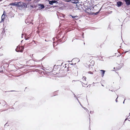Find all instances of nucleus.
Segmentation results:
<instances>
[{"label":"nucleus","mask_w":130,"mask_h":130,"mask_svg":"<svg viewBox=\"0 0 130 130\" xmlns=\"http://www.w3.org/2000/svg\"><path fill=\"white\" fill-rule=\"evenodd\" d=\"M89 73L91 74H93V72L91 71H89L88 72Z\"/></svg>","instance_id":"nucleus-35"},{"label":"nucleus","mask_w":130,"mask_h":130,"mask_svg":"<svg viewBox=\"0 0 130 130\" xmlns=\"http://www.w3.org/2000/svg\"><path fill=\"white\" fill-rule=\"evenodd\" d=\"M32 0H24V1H27L28 2H30Z\"/></svg>","instance_id":"nucleus-46"},{"label":"nucleus","mask_w":130,"mask_h":130,"mask_svg":"<svg viewBox=\"0 0 130 130\" xmlns=\"http://www.w3.org/2000/svg\"><path fill=\"white\" fill-rule=\"evenodd\" d=\"M80 104V105L82 106V107H83L81 104Z\"/></svg>","instance_id":"nucleus-58"},{"label":"nucleus","mask_w":130,"mask_h":130,"mask_svg":"<svg viewBox=\"0 0 130 130\" xmlns=\"http://www.w3.org/2000/svg\"><path fill=\"white\" fill-rule=\"evenodd\" d=\"M60 17H63V18H65V15H64V14H62V16L60 15Z\"/></svg>","instance_id":"nucleus-30"},{"label":"nucleus","mask_w":130,"mask_h":130,"mask_svg":"<svg viewBox=\"0 0 130 130\" xmlns=\"http://www.w3.org/2000/svg\"><path fill=\"white\" fill-rule=\"evenodd\" d=\"M4 35L5 36H6V33H5V29L3 28L2 29V31L1 33V36L2 37V38H3Z\"/></svg>","instance_id":"nucleus-10"},{"label":"nucleus","mask_w":130,"mask_h":130,"mask_svg":"<svg viewBox=\"0 0 130 130\" xmlns=\"http://www.w3.org/2000/svg\"><path fill=\"white\" fill-rule=\"evenodd\" d=\"M23 34H22V38H23Z\"/></svg>","instance_id":"nucleus-54"},{"label":"nucleus","mask_w":130,"mask_h":130,"mask_svg":"<svg viewBox=\"0 0 130 130\" xmlns=\"http://www.w3.org/2000/svg\"><path fill=\"white\" fill-rule=\"evenodd\" d=\"M24 49V47L23 46H18L15 49V51L17 52H22Z\"/></svg>","instance_id":"nucleus-3"},{"label":"nucleus","mask_w":130,"mask_h":130,"mask_svg":"<svg viewBox=\"0 0 130 130\" xmlns=\"http://www.w3.org/2000/svg\"><path fill=\"white\" fill-rule=\"evenodd\" d=\"M76 64V63L74 64ZM70 64L71 65H73L74 64H73V63H72Z\"/></svg>","instance_id":"nucleus-51"},{"label":"nucleus","mask_w":130,"mask_h":130,"mask_svg":"<svg viewBox=\"0 0 130 130\" xmlns=\"http://www.w3.org/2000/svg\"><path fill=\"white\" fill-rule=\"evenodd\" d=\"M38 6H39L38 7L39 10L43 9L45 8V6L43 4H38Z\"/></svg>","instance_id":"nucleus-6"},{"label":"nucleus","mask_w":130,"mask_h":130,"mask_svg":"<svg viewBox=\"0 0 130 130\" xmlns=\"http://www.w3.org/2000/svg\"><path fill=\"white\" fill-rule=\"evenodd\" d=\"M64 35H63L62 36V38L59 39L58 40V43H59L60 42H62V43H63V42H64L65 41H62V40H63V38H64Z\"/></svg>","instance_id":"nucleus-11"},{"label":"nucleus","mask_w":130,"mask_h":130,"mask_svg":"<svg viewBox=\"0 0 130 130\" xmlns=\"http://www.w3.org/2000/svg\"><path fill=\"white\" fill-rule=\"evenodd\" d=\"M129 51V50L128 51H126L124 52V53L125 54L126 53H127V52H128Z\"/></svg>","instance_id":"nucleus-44"},{"label":"nucleus","mask_w":130,"mask_h":130,"mask_svg":"<svg viewBox=\"0 0 130 130\" xmlns=\"http://www.w3.org/2000/svg\"><path fill=\"white\" fill-rule=\"evenodd\" d=\"M82 79L84 80H86V78L85 76H83L82 78Z\"/></svg>","instance_id":"nucleus-28"},{"label":"nucleus","mask_w":130,"mask_h":130,"mask_svg":"<svg viewBox=\"0 0 130 130\" xmlns=\"http://www.w3.org/2000/svg\"><path fill=\"white\" fill-rule=\"evenodd\" d=\"M80 82L82 84L83 83V82Z\"/></svg>","instance_id":"nucleus-60"},{"label":"nucleus","mask_w":130,"mask_h":130,"mask_svg":"<svg viewBox=\"0 0 130 130\" xmlns=\"http://www.w3.org/2000/svg\"><path fill=\"white\" fill-rule=\"evenodd\" d=\"M123 96V95H121V96Z\"/></svg>","instance_id":"nucleus-63"},{"label":"nucleus","mask_w":130,"mask_h":130,"mask_svg":"<svg viewBox=\"0 0 130 130\" xmlns=\"http://www.w3.org/2000/svg\"><path fill=\"white\" fill-rule=\"evenodd\" d=\"M60 76L61 77H62L63 76L62 75V76Z\"/></svg>","instance_id":"nucleus-62"},{"label":"nucleus","mask_w":130,"mask_h":130,"mask_svg":"<svg viewBox=\"0 0 130 130\" xmlns=\"http://www.w3.org/2000/svg\"><path fill=\"white\" fill-rule=\"evenodd\" d=\"M125 99L124 101L123 102V104H124V101H125Z\"/></svg>","instance_id":"nucleus-52"},{"label":"nucleus","mask_w":130,"mask_h":130,"mask_svg":"<svg viewBox=\"0 0 130 130\" xmlns=\"http://www.w3.org/2000/svg\"><path fill=\"white\" fill-rule=\"evenodd\" d=\"M71 91V92H72V93H73V92L72 91ZM73 95H74H74H75V94H74V93H73Z\"/></svg>","instance_id":"nucleus-49"},{"label":"nucleus","mask_w":130,"mask_h":130,"mask_svg":"<svg viewBox=\"0 0 130 130\" xmlns=\"http://www.w3.org/2000/svg\"><path fill=\"white\" fill-rule=\"evenodd\" d=\"M74 97L75 98H76H76H77V96H76L75 95H74Z\"/></svg>","instance_id":"nucleus-48"},{"label":"nucleus","mask_w":130,"mask_h":130,"mask_svg":"<svg viewBox=\"0 0 130 130\" xmlns=\"http://www.w3.org/2000/svg\"><path fill=\"white\" fill-rule=\"evenodd\" d=\"M76 99L77 100V101H78V102H79V100H78V99H77V98H76Z\"/></svg>","instance_id":"nucleus-50"},{"label":"nucleus","mask_w":130,"mask_h":130,"mask_svg":"<svg viewBox=\"0 0 130 130\" xmlns=\"http://www.w3.org/2000/svg\"><path fill=\"white\" fill-rule=\"evenodd\" d=\"M40 0H35V1L36 2H39Z\"/></svg>","instance_id":"nucleus-36"},{"label":"nucleus","mask_w":130,"mask_h":130,"mask_svg":"<svg viewBox=\"0 0 130 130\" xmlns=\"http://www.w3.org/2000/svg\"><path fill=\"white\" fill-rule=\"evenodd\" d=\"M5 12V11H4V13L2 16L1 20L0 22V23H1L2 22H3L4 21V19H5V17L6 15L5 14H4Z\"/></svg>","instance_id":"nucleus-8"},{"label":"nucleus","mask_w":130,"mask_h":130,"mask_svg":"<svg viewBox=\"0 0 130 130\" xmlns=\"http://www.w3.org/2000/svg\"><path fill=\"white\" fill-rule=\"evenodd\" d=\"M17 2H15L14 3H10L9 5L11 6H15L17 7Z\"/></svg>","instance_id":"nucleus-13"},{"label":"nucleus","mask_w":130,"mask_h":130,"mask_svg":"<svg viewBox=\"0 0 130 130\" xmlns=\"http://www.w3.org/2000/svg\"><path fill=\"white\" fill-rule=\"evenodd\" d=\"M88 13L90 14L91 15H94V12H90V13H89V12H88Z\"/></svg>","instance_id":"nucleus-27"},{"label":"nucleus","mask_w":130,"mask_h":130,"mask_svg":"<svg viewBox=\"0 0 130 130\" xmlns=\"http://www.w3.org/2000/svg\"><path fill=\"white\" fill-rule=\"evenodd\" d=\"M127 119H128V118H127L126 119H125V120H124V122H125V121H126L127 120Z\"/></svg>","instance_id":"nucleus-45"},{"label":"nucleus","mask_w":130,"mask_h":130,"mask_svg":"<svg viewBox=\"0 0 130 130\" xmlns=\"http://www.w3.org/2000/svg\"><path fill=\"white\" fill-rule=\"evenodd\" d=\"M94 8V7H92V8H90V7L89 8V9H90V10H89V11H91V9L92 8L93 9Z\"/></svg>","instance_id":"nucleus-34"},{"label":"nucleus","mask_w":130,"mask_h":130,"mask_svg":"<svg viewBox=\"0 0 130 130\" xmlns=\"http://www.w3.org/2000/svg\"><path fill=\"white\" fill-rule=\"evenodd\" d=\"M26 3L22 2H17V7L20 8L21 9L26 8L27 7V4Z\"/></svg>","instance_id":"nucleus-1"},{"label":"nucleus","mask_w":130,"mask_h":130,"mask_svg":"<svg viewBox=\"0 0 130 130\" xmlns=\"http://www.w3.org/2000/svg\"><path fill=\"white\" fill-rule=\"evenodd\" d=\"M71 1H71V2L74 4H77V3H79L80 2H79L77 0H65L64 1L66 2H69Z\"/></svg>","instance_id":"nucleus-4"},{"label":"nucleus","mask_w":130,"mask_h":130,"mask_svg":"<svg viewBox=\"0 0 130 130\" xmlns=\"http://www.w3.org/2000/svg\"><path fill=\"white\" fill-rule=\"evenodd\" d=\"M127 6L130 5V0H124Z\"/></svg>","instance_id":"nucleus-14"},{"label":"nucleus","mask_w":130,"mask_h":130,"mask_svg":"<svg viewBox=\"0 0 130 130\" xmlns=\"http://www.w3.org/2000/svg\"><path fill=\"white\" fill-rule=\"evenodd\" d=\"M92 3L91 2H90V3H89V6H90L91 5V6H92ZM92 6H91V7Z\"/></svg>","instance_id":"nucleus-41"},{"label":"nucleus","mask_w":130,"mask_h":130,"mask_svg":"<svg viewBox=\"0 0 130 130\" xmlns=\"http://www.w3.org/2000/svg\"><path fill=\"white\" fill-rule=\"evenodd\" d=\"M90 113H93L94 112V111H90Z\"/></svg>","instance_id":"nucleus-42"},{"label":"nucleus","mask_w":130,"mask_h":130,"mask_svg":"<svg viewBox=\"0 0 130 130\" xmlns=\"http://www.w3.org/2000/svg\"><path fill=\"white\" fill-rule=\"evenodd\" d=\"M55 66H56V65H54V66L53 67V70L54 71L56 70L57 69V67L56 66V67H55Z\"/></svg>","instance_id":"nucleus-25"},{"label":"nucleus","mask_w":130,"mask_h":130,"mask_svg":"<svg viewBox=\"0 0 130 130\" xmlns=\"http://www.w3.org/2000/svg\"><path fill=\"white\" fill-rule=\"evenodd\" d=\"M84 7L85 9V10L84 11L85 12L87 13H88L87 11H89V8L91 7V5L90 6L87 5L86 6L85 5H84Z\"/></svg>","instance_id":"nucleus-5"},{"label":"nucleus","mask_w":130,"mask_h":130,"mask_svg":"<svg viewBox=\"0 0 130 130\" xmlns=\"http://www.w3.org/2000/svg\"><path fill=\"white\" fill-rule=\"evenodd\" d=\"M101 85H102V86H104V85H102V84H101Z\"/></svg>","instance_id":"nucleus-57"},{"label":"nucleus","mask_w":130,"mask_h":130,"mask_svg":"<svg viewBox=\"0 0 130 130\" xmlns=\"http://www.w3.org/2000/svg\"><path fill=\"white\" fill-rule=\"evenodd\" d=\"M100 71L102 72V77H103V76L104 75V74L105 73V71L103 70H100Z\"/></svg>","instance_id":"nucleus-19"},{"label":"nucleus","mask_w":130,"mask_h":130,"mask_svg":"<svg viewBox=\"0 0 130 130\" xmlns=\"http://www.w3.org/2000/svg\"><path fill=\"white\" fill-rule=\"evenodd\" d=\"M80 104H81V103H80V102L79 101V102H78Z\"/></svg>","instance_id":"nucleus-59"},{"label":"nucleus","mask_w":130,"mask_h":130,"mask_svg":"<svg viewBox=\"0 0 130 130\" xmlns=\"http://www.w3.org/2000/svg\"><path fill=\"white\" fill-rule=\"evenodd\" d=\"M53 3H56V4H58L59 5H60V4H62V3H59L57 1H58V0H53Z\"/></svg>","instance_id":"nucleus-18"},{"label":"nucleus","mask_w":130,"mask_h":130,"mask_svg":"<svg viewBox=\"0 0 130 130\" xmlns=\"http://www.w3.org/2000/svg\"><path fill=\"white\" fill-rule=\"evenodd\" d=\"M53 6V8H54V7H57V6Z\"/></svg>","instance_id":"nucleus-47"},{"label":"nucleus","mask_w":130,"mask_h":130,"mask_svg":"<svg viewBox=\"0 0 130 130\" xmlns=\"http://www.w3.org/2000/svg\"><path fill=\"white\" fill-rule=\"evenodd\" d=\"M61 36V35L59 34L58 35V38L60 37V36Z\"/></svg>","instance_id":"nucleus-43"},{"label":"nucleus","mask_w":130,"mask_h":130,"mask_svg":"<svg viewBox=\"0 0 130 130\" xmlns=\"http://www.w3.org/2000/svg\"><path fill=\"white\" fill-rule=\"evenodd\" d=\"M121 55H119L118 56H117V57H118L119 56H120Z\"/></svg>","instance_id":"nucleus-55"},{"label":"nucleus","mask_w":130,"mask_h":130,"mask_svg":"<svg viewBox=\"0 0 130 130\" xmlns=\"http://www.w3.org/2000/svg\"><path fill=\"white\" fill-rule=\"evenodd\" d=\"M5 68L4 67V66L3 65H2L1 67V69L2 70H5Z\"/></svg>","instance_id":"nucleus-22"},{"label":"nucleus","mask_w":130,"mask_h":130,"mask_svg":"<svg viewBox=\"0 0 130 130\" xmlns=\"http://www.w3.org/2000/svg\"><path fill=\"white\" fill-rule=\"evenodd\" d=\"M3 70H2L0 71V73H2L3 72Z\"/></svg>","instance_id":"nucleus-40"},{"label":"nucleus","mask_w":130,"mask_h":130,"mask_svg":"<svg viewBox=\"0 0 130 130\" xmlns=\"http://www.w3.org/2000/svg\"><path fill=\"white\" fill-rule=\"evenodd\" d=\"M11 66H12V67H13V66H14V65H13H13H12Z\"/></svg>","instance_id":"nucleus-61"},{"label":"nucleus","mask_w":130,"mask_h":130,"mask_svg":"<svg viewBox=\"0 0 130 130\" xmlns=\"http://www.w3.org/2000/svg\"><path fill=\"white\" fill-rule=\"evenodd\" d=\"M128 120L129 121H130V120Z\"/></svg>","instance_id":"nucleus-64"},{"label":"nucleus","mask_w":130,"mask_h":130,"mask_svg":"<svg viewBox=\"0 0 130 130\" xmlns=\"http://www.w3.org/2000/svg\"><path fill=\"white\" fill-rule=\"evenodd\" d=\"M33 21L32 17H28L25 20V23L27 24H33L32 23Z\"/></svg>","instance_id":"nucleus-2"},{"label":"nucleus","mask_w":130,"mask_h":130,"mask_svg":"<svg viewBox=\"0 0 130 130\" xmlns=\"http://www.w3.org/2000/svg\"><path fill=\"white\" fill-rule=\"evenodd\" d=\"M14 91V90H11V91H5V92H13V91Z\"/></svg>","instance_id":"nucleus-31"},{"label":"nucleus","mask_w":130,"mask_h":130,"mask_svg":"<svg viewBox=\"0 0 130 130\" xmlns=\"http://www.w3.org/2000/svg\"><path fill=\"white\" fill-rule=\"evenodd\" d=\"M48 1L49 2V4L51 5H53V0L50 1L48 0Z\"/></svg>","instance_id":"nucleus-21"},{"label":"nucleus","mask_w":130,"mask_h":130,"mask_svg":"<svg viewBox=\"0 0 130 130\" xmlns=\"http://www.w3.org/2000/svg\"><path fill=\"white\" fill-rule=\"evenodd\" d=\"M102 7L99 10V11L98 12H99H99H100V11H101V9H102Z\"/></svg>","instance_id":"nucleus-39"},{"label":"nucleus","mask_w":130,"mask_h":130,"mask_svg":"<svg viewBox=\"0 0 130 130\" xmlns=\"http://www.w3.org/2000/svg\"><path fill=\"white\" fill-rule=\"evenodd\" d=\"M24 37H25V39L26 40H28L29 38V37H27V38H26V37L25 36Z\"/></svg>","instance_id":"nucleus-29"},{"label":"nucleus","mask_w":130,"mask_h":130,"mask_svg":"<svg viewBox=\"0 0 130 130\" xmlns=\"http://www.w3.org/2000/svg\"><path fill=\"white\" fill-rule=\"evenodd\" d=\"M129 116H128L127 117L128 118L129 117V118H128L129 119L130 118V117Z\"/></svg>","instance_id":"nucleus-56"},{"label":"nucleus","mask_w":130,"mask_h":130,"mask_svg":"<svg viewBox=\"0 0 130 130\" xmlns=\"http://www.w3.org/2000/svg\"><path fill=\"white\" fill-rule=\"evenodd\" d=\"M123 65V63H121V65L120 66L116 67V68L117 69V70H120L121 68L122 67Z\"/></svg>","instance_id":"nucleus-16"},{"label":"nucleus","mask_w":130,"mask_h":130,"mask_svg":"<svg viewBox=\"0 0 130 130\" xmlns=\"http://www.w3.org/2000/svg\"><path fill=\"white\" fill-rule=\"evenodd\" d=\"M92 63H93V64H94V61H92Z\"/></svg>","instance_id":"nucleus-53"},{"label":"nucleus","mask_w":130,"mask_h":130,"mask_svg":"<svg viewBox=\"0 0 130 130\" xmlns=\"http://www.w3.org/2000/svg\"><path fill=\"white\" fill-rule=\"evenodd\" d=\"M82 6V5L80 4H79L78 5V4H76V7H77V8L78 9V8H80V6Z\"/></svg>","instance_id":"nucleus-24"},{"label":"nucleus","mask_w":130,"mask_h":130,"mask_svg":"<svg viewBox=\"0 0 130 130\" xmlns=\"http://www.w3.org/2000/svg\"><path fill=\"white\" fill-rule=\"evenodd\" d=\"M86 111H87V112H89V110L87 109L85 107H82Z\"/></svg>","instance_id":"nucleus-26"},{"label":"nucleus","mask_w":130,"mask_h":130,"mask_svg":"<svg viewBox=\"0 0 130 130\" xmlns=\"http://www.w3.org/2000/svg\"><path fill=\"white\" fill-rule=\"evenodd\" d=\"M9 125L8 124V122L4 125V130H8L9 127Z\"/></svg>","instance_id":"nucleus-9"},{"label":"nucleus","mask_w":130,"mask_h":130,"mask_svg":"<svg viewBox=\"0 0 130 130\" xmlns=\"http://www.w3.org/2000/svg\"><path fill=\"white\" fill-rule=\"evenodd\" d=\"M38 6H36L35 5H30V7H31L32 8H36V7Z\"/></svg>","instance_id":"nucleus-23"},{"label":"nucleus","mask_w":130,"mask_h":130,"mask_svg":"<svg viewBox=\"0 0 130 130\" xmlns=\"http://www.w3.org/2000/svg\"><path fill=\"white\" fill-rule=\"evenodd\" d=\"M4 66V67L6 68L8 67L9 65L8 64H7V62H5V63H4L3 65Z\"/></svg>","instance_id":"nucleus-20"},{"label":"nucleus","mask_w":130,"mask_h":130,"mask_svg":"<svg viewBox=\"0 0 130 130\" xmlns=\"http://www.w3.org/2000/svg\"><path fill=\"white\" fill-rule=\"evenodd\" d=\"M123 5V3L121 1H118L117 2V6L118 7H120Z\"/></svg>","instance_id":"nucleus-7"},{"label":"nucleus","mask_w":130,"mask_h":130,"mask_svg":"<svg viewBox=\"0 0 130 130\" xmlns=\"http://www.w3.org/2000/svg\"><path fill=\"white\" fill-rule=\"evenodd\" d=\"M69 16H71L72 17V18L73 19H74L75 20H78V18H77V19H75L76 18H78V16L77 15H76V16H73L72 15H70Z\"/></svg>","instance_id":"nucleus-15"},{"label":"nucleus","mask_w":130,"mask_h":130,"mask_svg":"<svg viewBox=\"0 0 130 130\" xmlns=\"http://www.w3.org/2000/svg\"><path fill=\"white\" fill-rule=\"evenodd\" d=\"M99 13V12H96L95 13L94 12V15H96L97 14H98Z\"/></svg>","instance_id":"nucleus-32"},{"label":"nucleus","mask_w":130,"mask_h":130,"mask_svg":"<svg viewBox=\"0 0 130 130\" xmlns=\"http://www.w3.org/2000/svg\"><path fill=\"white\" fill-rule=\"evenodd\" d=\"M44 59V57H43L41 59H40L39 60H37L36 59H34L33 60L35 62H38L40 61H41Z\"/></svg>","instance_id":"nucleus-17"},{"label":"nucleus","mask_w":130,"mask_h":130,"mask_svg":"<svg viewBox=\"0 0 130 130\" xmlns=\"http://www.w3.org/2000/svg\"><path fill=\"white\" fill-rule=\"evenodd\" d=\"M118 95H117V98L115 100V101L116 102H118L117 99V98H118Z\"/></svg>","instance_id":"nucleus-37"},{"label":"nucleus","mask_w":130,"mask_h":130,"mask_svg":"<svg viewBox=\"0 0 130 130\" xmlns=\"http://www.w3.org/2000/svg\"><path fill=\"white\" fill-rule=\"evenodd\" d=\"M6 104V102L4 100L0 102V104H1L3 106H4Z\"/></svg>","instance_id":"nucleus-12"},{"label":"nucleus","mask_w":130,"mask_h":130,"mask_svg":"<svg viewBox=\"0 0 130 130\" xmlns=\"http://www.w3.org/2000/svg\"><path fill=\"white\" fill-rule=\"evenodd\" d=\"M127 45L128 46H129V47H130V43H128Z\"/></svg>","instance_id":"nucleus-33"},{"label":"nucleus","mask_w":130,"mask_h":130,"mask_svg":"<svg viewBox=\"0 0 130 130\" xmlns=\"http://www.w3.org/2000/svg\"><path fill=\"white\" fill-rule=\"evenodd\" d=\"M82 37L83 38H84V33L83 32L82 33Z\"/></svg>","instance_id":"nucleus-38"}]
</instances>
